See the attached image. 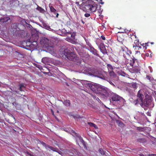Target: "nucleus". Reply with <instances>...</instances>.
Listing matches in <instances>:
<instances>
[{"label":"nucleus","mask_w":156,"mask_h":156,"mask_svg":"<svg viewBox=\"0 0 156 156\" xmlns=\"http://www.w3.org/2000/svg\"><path fill=\"white\" fill-rule=\"evenodd\" d=\"M109 83L111 85H113V86H115V85L114 84L112 83V82H111V81Z\"/></svg>","instance_id":"864d4df0"},{"label":"nucleus","mask_w":156,"mask_h":156,"mask_svg":"<svg viewBox=\"0 0 156 156\" xmlns=\"http://www.w3.org/2000/svg\"><path fill=\"white\" fill-rule=\"evenodd\" d=\"M37 9L39 11L41 12H44V10L41 7L38 6L37 8Z\"/></svg>","instance_id":"bb28decb"},{"label":"nucleus","mask_w":156,"mask_h":156,"mask_svg":"<svg viewBox=\"0 0 156 156\" xmlns=\"http://www.w3.org/2000/svg\"><path fill=\"white\" fill-rule=\"evenodd\" d=\"M129 86L134 90H136L138 87L137 83L136 82H132L129 84Z\"/></svg>","instance_id":"ddd939ff"},{"label":"nucleus","mask_w":156,"mask_h":156,"mask_svg":"<svg viewBox=\"0 0 156 156\" xmlns=\"http://www.w3.org/2000/svg\"><path fill=\"white\" fill-rule=\"evenodd\" d=\"M98 100H99V98H98Z\"/></svg>","instance_id":"338daca9"},{"label":"nucleus","mask_w":156,"mask_h":156,"mask_svg":"<svg viewBox=\"0 0 156 156\" xmlns=\"http://www.w3.org/2000/svg\"><path fill=\"white\" fill-rule=\"evenodd\" d=\"M75 135L77 136L79 139L80 141L84 145L85 144V142L84 140H83L82 138L78 134L74 132Z\"/></svg>","instance_id":"f3484780"},{"label":"nucleus","mask_w":156,"mask_h":156,"mask_svg":"<svg viewBox=\"0 0 156 156\" xmlns=\"http://www.w3.org/2000/svg\"><path fill=\"white\" fill-rule=\"evenodd\" d=\"M151 44H154V43L153 42H151Z\"/></svg>","instance_id":"13d9d810"},{"label":"nucleus","mask_w":156,"mask_h":156,"mask_svg":"<svg viewBox=\"0 0 156 156\" xmlns=\"http://www.w3.org/2000/svg\"><path fill=\"white\" fill-rule=\"evenodd\" d=\"M26 41L25 42H24L23 44H24V45H27V44L26 43Z\"/></svg>","instance_id":"6e6d98bb"},{"label":"nucleus","mask_w":156,"mask_h":156,"mask_svg":"<svg viewBox=\"0 0 156 156\" xmlns=\"http://www.w3.org/2000/svg\"><path fill=\"white\" fill-rule=\"evenodd\" d=\"M11 117H12V122H8L10 123H14V122L15 123V119L14 117L13 116V115H11Z\"/></svg>","instance_id":"c85d7f7f"},{"label":"nucleus","mask_w":156,"mask_h":156,"mask_svg":"<svg viewBox=\"0 0 156 156\" xmlns=\"http://www.w3.org/2000/svg\"><path fill=\"white\" fill-rule=\"evenodd\" d=\"M104 44H100V48L101 49V48H103V47L104 46Z\"/></svg>","instance_id":"58836bf2"},{"label":"nucleus","mask_w":156,"mask_h":156,"mask_svg":"<svg viewBox=\"0 0 156 156\" xmlns=\"http://www.w3.org/2000/svg\"><path fill=\"white\" fill-rule=\"evenodd\" d=\"M132 37L133 38L135 37V38H136V36L134 35H133V36H132Z\"/></svg>","instance_id":"5fc2aeb1"},{"label":"nucleus","mask_w":156,"mask_h":156,"mask_svg":"<svg viewBox=\"0 0 156 156\" xmlns=\"http://www.w3.org/2000/svg\"><path fill=\"white\" fill-rule=\"evenodd\" d=\"M21 96H23V97H26V96L25 95H21Z\"/></svg>","instance_id":"052dcab7"},{"label":"nucleus","mask_w":156,"mask_h":156,"mask_svg":"<svg viewBox=\"0 0 156 156\" xmlns=\"http://www.w3.org/2000/svg\"><path fill=\"white\" fill-rule=\"evenodd\" d=\"M134 43L135 44V45L136 46H137L138 45H139V40H136L134 41Z\"/></svg>","instance_id":"c756f323"},{"label":"nucleus","mask_w":156,"mask_h":156,"mask_svg":"<svg viewBox=\"0 0 156 156\" xmlns=\"http://www.w3.org/2000/svg\"><path fill=\"white\" fill-rule=\"evenodd\" d=\"M12 104L13 105L15 106V107H17V106L19 105V104L18 103L16 102V101H14L12 103Z\"/></svg>","instance_id":"473e14b6"},{"label":"nucleus","mask_w":156,"mask_h":156,"mask_svg":"<svg viewBox=\"0 0 156 156\" xmlns=\"http://www.w3.org/2000/svg\"><path fill=\"white\" fill-rule=\"evenodd\" d=\"M82 6L83 11L92 12H95L98 7V5L92 0L87 1L85 4L82 5Z\"/></svg>","instance_id":"f257e3e1"},{"label":"nucleus","mask_w":156,"mask_h":156,"mask_svg":"<svg viewBox=\"0 0 156 156\" xmlns=\"http://www.w3.org/2000/svg\"><path fill=\"white\" fill-rule=\"evenodd\" d=\"M90 51L92 53L97 56H98L99 55L98 53V51L95 49L93 47H91L90 49Z\"/></svg>","instance_id":"dca6fc26"},{"label":"nucleus","mask_w":156,"mask_h":156,"mask_svg":"<svg viewBox=\"0 0 156 156\" xmlns=\"http://www.w3.org/2000/svg\"><path fill=\"white\" fill-rule=\"evenodd\" d=\"M149 53H146L145 54V56H146L148 57V56H149Z\"/></svg>","instance_id":"603ef678"},{"label":"nucleus","mask_w":156,"mask_h":156,"mask_svg":"<svg viewBox=\"0 0 156 156\" xmlns=\"http://www.w3.org/2000/svg\"><path fill=\"white\" fill-rule=\"evenodd\" d=\"M48 148L50 149L51 150L56 152H57V151L58 150V149L57 148L53 147H51L50 145L48 146Z\"/></svg>","instance_id":"4be33fe9"},{"label":"nucleus","mask_w":156,"mask_h":156,"mask_svg":"<svg viewBox=\"0 0 156 156\" xmlns=\"http://www.w3.org/2000/svg\"><path fill=\"white\" fill-rule=\"evenodd\" d=\"M38 37V36H37L34 39V41L32 42H31L30 41H26V43L27 44V45H23V48L30 50L33 49L37 46V45H36V44H37L36 41L37 40Z\"/></svg>","instance_id":"7ed1b4c3"},{"label":"nucleus","mask_w":156,"mask_h":156,"mask_svg":"<svg viewBox=\"0 0 156 156\" xmlns=\"http://www.w3.org/2000/svg\"><path fill=\"white\" fill-rule=\"evenodd\" d=\"M54 14L56 15V17L58 18V16L59 15V14L58 13L56 12H52Z\"/></svg>","instance_id":"f704fd0d"},{"label":"nucleus","mask_w":156,"mask_h":156,"mask_svg":"<svg viewBox=\"0 0 156 156\" xmlns=\"http://www.w3.org/2000/svg\"><path fill=\"white\" fill-rule=\"evenodd\" d=\"M23 88H21V89L20 88V87H19V90H20V91H23Z\"/></svg>","instance_id":"09e8293b"},{"label":"nucleus","mask_w":156,"mask_h":156,"mask_svg":"<svg viewBox=\"0 0 156 156\" xmlns=\"http://www.w3.org/2000/svg\"><path fill=\"white\" fill-rule=\"evenodd\" d=\"M117 40L120 42H121L122 41V39H120V37H117Z\"/></svg>","instance_id":"4c0bfd02"},{"label":"nucleus","mask_w":156,"mask_h":156,"mask_svg":"<svg viewBox=\"0 0 156 156\" xmlns=\"http://www.w3.org/2000/svg\"><path fill=\"white\" fill-rule=\"evenodd\" d=\"M97 94H100L103 98H107L109 95V91L107 88L103 87L101 86L99 88Z\"/></svg>","instance_id":"20e7f679"},{"label":"nucleus","mask_w":156,"mask_h":156,"mask_svg":"<svg viewBox=\"0 0 156 156\" xmlns=\"http://www.w3.org/2000/svg\"><path fill=\"white\" fill-rule=\"evenodd\" d=\"M149 156H154V155H156V154H149Z\"/></svg>","instance_id":"3c124183"},{"label":"nucleus","mask_w":156,"mask_h":156,"mask_svg":"<svg viewBox=\"0 0 156 156\" xmlns=\"http://www.w3.org/2000/svg\"><path fill=\"white\" fill-rule=\"evenodd\" d=\"M42 62H44V58H43L42 59Z\"/></svg>","instance_id":"bf43d9fd"},{"label":"nucleus","mask_w":156,"mask_h":156,"mask_svg":"<svg viewBox=\"0 0 156 156\" xmlns=\"http://www.w3.org/2000/svg\"><path fill=\"white\" fill-rule=\"evenodd\" d=\"M148 43H145V49H147V46H148Z\"/></svg>","instance_id":"79ce46f5"},{"label":"nucleus","mask_w":156,"mask_h":156,"mask_svg":"<svg viewBox=\"0 0 156 156\" xmlns=\"http://www.w3.org/2000/svg\"><path fill=\"white\" fill-rule=\"evenodd\" d=\"M63 104L66 106H69L70 105V101L68 100H66L64 101Z\"/></svg>","instance_id":"6ab92c4d"},{"label":"nucleus","mask_w":156,"mask_h":156,"mask_svg":"<svg viewBox=\"0 0 156 156\" xmlns=\"http://www.w3.org/2000/svg\"><path fill=\"white\" fill-rule=\"evenodd\" d=\"M72 21L70 19H69L68 20L66 23V25L68 27H70L72 25Z\"/></svg>","instance_id":"412c9836"},{"label":"nucleus","mask_w":156,"mask_h":156,"mask_svg":"<svg viewBox=\"0 0 156 156\" xmlns=\"http://www.w3.org/2000/svg\"><path fill=\"white\" fill-rule=\"evenodd\" d=\"M21 25L19 23H15L12 24L11 26L12 28L13 29V31H19L21 30L20 27Z\"/></svg>","instance_id":"1a4fd4ad"},{"label":"nucleus","mask_w":156,"mask_h":156,"mask_svg":"<svg viewBox=\"0 0 156 156\" xmlns=\"http://www.w3.org/2000/svg\"><path fill=\"white\" fill-rule=\"evenodd\" d=\"M140 101L138 99H136L134 100L133 101V103L135 105H136L138 104H140Z\"/></svg>","instance_id":"a878e982"},{"label":"nucleus","mask_w":156,"mask_h":156,"mask_svg":"<svg viewBox=\"0 0 156 156\" xmlns=\"http://www.w3.org/2000/svg\"><path fill=\"white\" fill-rule=\"evenodd\" d=\"M18 0H11L10 1V4H13L14 2H16Z\"/></svg>","instance_id":"c9c22d12"},{"label":"nucleus","mask_w":156,"mask_h":156,"mask_svg":"<svg viewBox=\"0 0 156 156\" xmlns=\"http://www.w3.org/2000/svg\"><path fill=\"white\" fill-rule=\"evenodd\" d=\"M122 98L117 94H114L112 98V100L114 101H117L121 100Z\"/></svg>","instance_id":"9d476101"},{"label":"nucleus","mask_w":156,"mask_h":156,"mask_svg":"<svg viewBox=\"0 0 156 156\" xmlns=\"http://www.w3.org/2000/svg\"><path fill=\"white\" fill-rule=\"evenodd\" d=\"M76 5H77V6H79L80 5V2H76Z\"/></svg>","instance_id":"c03bdc74"},{"label":"nucleus","mask_w":156,"mask_h":156,"mask_svg":"<svg viewBox=\"0 0 156 156\" xmlns=\"http://www.w3.org/2000/svg\"><path fill=\"white\" fill-rule=\"evenodd\" d=\"M62 55L63 57L67 58L70 60L74 62H78L79 58L76 56V55L68 49H65L64 50H61Z\"/></svg>","instance_id":"f03ea898"},{"label":"nucleus","mask_w":156,"mask_h":156,"mask_svg":"<svg viewBox=\"0 0 156 156\" xmlns=\"http://www.w3.org/2000/svg\"><path fill=\"white\" fill-rule=\"evenodd\" d=\"M19 87H20V89L21 88H24L25 87L26 84L23 83H20L19 85Z\"/></svg>","instance_id":"cd10ccee"},{"label":"nucleus","mask_w":156,"mask_h":156,"mask_svg":"<svg viewBox=\"0 0 156 156\" xmlns=\"http://www.w3.org/2000/svg\"><path fill=\"white\" fill-rule=\"evenodd\" d=\"M73 117L74 118V119H76V118H79V117H78V115H72Z\"/></svg>","instance_id":"37998d69"},{"label":"nucleus","mask_w":156,"mask_h":156,"mask_svg":"<svg viewBox=\"0 0 156 156\" xmlns=\"http://www.w3.org/2000/svg\"><path fill=\"white\" fill-rule=\"evenodd\" d=\"M130 65L132 67H136L139 66V62L138 60L134 57L131 58L129 62Z\"/></svg>","instance_id":"6e6552de"},{"label":"nucleus","mask_w":156,"mask_h":156,"mask_svg":"<svg viewBox=\"0 0 156 156\" xmlns=\"http://www.w3.org/2000/svg\"><path fill=\"white\" fill-rule=\"evenodd\" d=\"M41 42L43 43L45 45H48L49 44V40L47 38L44 37L42 40Z\"/></svg>","instance_id":"2eb2a0df"},{"label":"nucleus","mask_w":156,"mask_h":156,"mask_svg":"<svg viewBox=\"0 0 156 156\" xmlns=\"http://www.w3.org/2000/svg\"><path fill=\"white\" fill-rule=\"evenodd\" d=\"M155 100L156 101V95L155 96Z\"/></svg>","instance_id":"680f3d73"},{"label":"nucleus","mask_w":156,"mask_h":156,"mask_svg":"<svg viewBox=\"0 0 156 156\" xmlns=\"http://www.w3.org/2000/svg\"><path fill=\"white\" fill-rule=\"evenodd\" d=\"M100 77L103 79H105V77L104 76H102V77Z\"/></svg>","instance_id":"de8ad7c7"},{"label":"nucleus","mask_w":156,"mask_h":156,"mask_svg":"<svg viewBox=\"0 0 156 156\" xmlns=\"http://www.w3.org/2000/svg\"><path fill=\"white\" fill-rule=\"evenodd\" d=\"M39 142H38V143H41L43 146L44 147L46 148L47 149L48 147V146L49 145L45 143L44 142L39 140Z\"/></svg>","instance_id":"a211bd4d"},{"label":"nucleus","mask_w":156,"mask_h":156,"mask_svg":"<svg viewBox=\"0 0 156 156\" xmlns=\"http://www.w3.org/2000/svg\"><path fill=\"white\" fill-rule=\"evenodd\" d=\"M88 124L91 127H93L96 129H98V127L95 124L91 122H88Z\"/></svg>","instance_id":"aec40b11"},{"label":"nucleus","mask_w":156,"mask_h":156,"mask_svg":"<svg viewBox=\"0 0 156 156\" xmlns=\"http://www.w3.org/2000/svg\"><path fill=\"white\" fill-rule=\"evenodd\" d=\"M90 16V14L89 13H86L84 14V16L87 17H88Z\"/></svg>","instance_id":"e433bc0d"},{"label":"nucleus","mask_w":156,"mask_h":156,"mask_svg":"<svg viewBox=\"0 0 156 156\" xmlns=\"http://www.w3.org/2000/svg\"><path fill=\"white\" fill-rule=\"evenodd\" d=\"M9 20H10V19L9 17H5L3 18L0 19V23H7Z\"/></svg>","instance_id":"9b49d317"},{"label":"nucleus","mask_w":156,"mask_h":156,"mask_svg":"<svg viewBox=\"0 0 156 156\" xmlns=\"http://www.w3.org/2000/svg\"><path fill=\"white\" fill-rule=\"evenodd\" d=\"M121 32L123 33H124V32Z\"/></svg>","instance_id":"69168bd1"},{"label":"nucleus","mask_w":156,"mask_h":156,"mask_svg":"<svg viewBox=\"0 0 156 156\" xmlns=\"http://www.w3.org/2000/svg\"><path fill=\"white\" fill-rule=\"evenodd\" d=\"M126 49H127V48L126 47L124 49H123V48H122L123 51L124 52L123 56L125 59V63L126 65L127 64H128L129 63L128 60H129V59L130 58V54H132V51L130 50H128L127 51H126Z\"/></svg>","instance_id":"0eeeda50"},{"label":"nucleus","mask_w":156,"mask_h":156,"mask_svg":"<svg viewBox=\"0 0 156 156\" xmlns=\"http://www.w3.org/2000/svg\"><path fill=\"white\" fill-rule=\"evenodd\" d=\"M49 7L50 8V10L51 12H57L56 10L52 6L49 5Z\"/></svg>","instance_id":"5701e85b"},{"label":"nucleus","mask_w":156,"mask_h":156,"mask_svg":"<svg viewBox=\"0 0 156 156\" xmlns=\"http://www.w3.org/2000/svg\"><path fill=\"white\" fill-rule=\"evenodd\" d=\"M132 71L133 73H138L140 71V67L139 66L136 67H132Z\"/></svg>","instance_id":"4468645a"},{"label":"nucleus","mask_w":156,"mask_h":156,"mask_svg":"<svg viewBox=\"0 0 156 156\" xmlns=\"http://www.w3.org/2000/svg\"><path fill=\"white\" fill-rule=\"evenodd\" d=\"M147 115L148 116H151L150 113L149 112L147 113Z\"/></svg>","instance_id":"49530a36"},{"label":"nucleus","mask_w":156,"mask_h":156,"mask_svg":"<svg viewBox=\"0 0 156 156\" xmlns=\"http://www.w3.org/2000/svg\"><path fill=\"white\" fill-rule=\"evenodd\" d=\"M51 112H52V114L53 115H54V116H55V115H54V112L53 111L51 110Z\"/></svg>","instance_id":"8fccbe9b"},{"label":"nucleus","mask_w":156,"mask_h":156,"mask_svg":"<svg viewBox=\"0 0 156 156\" xmlns=\"http://www.w3.org/2000/svg\"><path fill=\"white\" fill-rule=\"evenodd\" d=\"M141 45H142V46L144 47V48H145V44L143 43V44H141Z\"/></svg>","instance_id":"a18cd8bd"},{"label":"nucleus","mask_w":156,"mask_h":156,"mask_svg":"<svg viewBox=\"0 0 156 156\" xmlns=\"http://www.w3.org/2000/svg\"><path fill=\"white\" fill-rule=\"evenodd\" d=\"M58 112H59L58 111H57V113H58Z\"/></svg>","instance_id":"0e129e2a"},{"label":"nucleus","mask_w":156,"mask_h":156,"mask_svg":"<svg viewBox=\"0 0 156 156\" xmlns=\"http://www.w3.org/2000/svg\"><path fill=\"white\" fill-rule=\"evenodd\" d=\"M144 96L145 97L149 96L147 94H145L144 90H139L137 93L136 95L137 98L140 101V104L142 107H143V102L144 98Z\"/></svg>","instance_id":"423d86ee"},{"label":"nucleus","mask_w":156,"mask_h":156,"mask_svg":"<svg viewBox=\"0 0 156 156\" xmlns=\"http://www.w3.org/2000/svg\"><path fill=\"white\" fill-rule=\"evenodd\" d=\"M98 2L99 3L101 4H103L104 3V2H102V0H99Z\"/></svg>","instance_id":"ea45409f"},{"label":"nucleus","mask_w":156,"mask_h":156,"mask_svg":"<svg viewBox=\"0 0 156 156\" xmlns=\"http://www.w3.org/2000/svg\"><path fill=\"white\" fill-rule=\"evenodd\" d=\"M151 77L149 76H146L147 79L149 80H151Z\"/></svg>","instance_id":"a19ab883"},{"label":"nucleus","mask_w":156,"mask_h":156,"mask_svg":"<svg viewBox=\"0 0 156 156\" xmlns=\"http://www.w3.org/2000/svg\"><path fill=\"white\" fill-rule=\"evenodd\" d=\"M73 153H71V154H70V155H72V154H73Z\"/></svg>","instance_id":"e2e57ef3"},{"label":"nucleus","mask_w":156,"mask_h":156,"mask_svg":"<svg viewBox=\"0 0 156 156\" xmlns=\"http://www.w3.org/2000/svg\"><path fill=\"white\" fill-rule=\"evenodd\" d=\"M81 22H82V23L83 24H84V22H83V20H81Z\"/></svg>","instance_id":"4d7b16f0"},{"label":"nucleus","mask_w":156,"mask_h":156,"mask_svg":"<svg viewBox=\"0 0 156 156\" xmlns=\"http://www.w3.org/2000/svg\"><path fill=\"white\" fill-rule=\"evenodd\" d=\"M140 48H141V47H139Z\"/></svg>","instance_id":"774afa93"},{"label":"nucleus","mask_w":156,"mask_h":156,"mask_svg":"<svg viewBox=\"0 0 156 156\" xmlns=\"http://www.w3.org/2000/svg\"><path fill=\"white\" fill-rule=\"evenodd\" d=\"M86 85L89 87L91 90L96 94H97L99 88L101 87L98 84L94 83H89L87 81Z\"/></svg>","instance_id":"39448f33"},{"label":"nucleus","mask_w":156,"mask_h":156,"mask_svg":"<svg viewBox=\"0 0 156 156\" xmlns=\"http://www.w3.org/2000/svg\"><path fill=\"white\" fill-rule=\"evenodd\" d=\"M67 36L68 37H69L71 39H75V37L76 35L75 33L74 32L72 33L71 32H68L66 34Z\"/></svg>","instance_id":"f8f14e48"},{"label":"nucleus","mask_w":156,"mask_h":156,"mask_svg":"<svg viewBox=\"0 0 156 156\" xmlns=\"http://www.w3.org/2000/svg\"><path fill=\"white\" fill-rule=\"evenodd\" d=\"M99 151L102 155H104L105 154L104 151L102 149H100Z\"/></svg>","instance_id":"7c9ffc66"},{"label":"nucleus","mask_w":156,"mask_h":156,"mask_svg":"<svg viewBox=\"0 0 156 156\" xmlns=\"http://www.w3.org/2000/svg\"><path fill=\"white\" fill-rule=\"evenodd\" d=\"M144 128L141 127H136V130L139 131H143L144 130Z\"/></svg>","instance_id":"393cba45"},{"label":"nucleus","mask_w":156,"mask_h":156,"mask_svg":"<svg viewBox=\"0 0 156 156\" xmlns=\"http://www.w3.org/2000/svg\"><path fill=\"white\" fill-rule=\"evenodd\" d=\"M109 74L110 76H113L115 74V73L114 71L112 70L109 71Z\"/></svg>","instance_id":"2f4dec72"},{"label":"nucleus","mask_w":156,"mask_h":156,"mask_svg":"<svg viewBox=\"0 0 156 156\" xmlns=\"http://www.w3.org/2000/svg\"><path fill=\"white\" fill-rule=\"evenodd\" d=\"M107 66L109 71V70H112L113 69V67L111 64H107Z\"/></svg>","instance_id":"b1692460"},{"label":"nucleus","mask_w":156,"mask_h":156,"mask_svg":"<svg viewBox=\"0 0 156 156\" xmlns=\"http://www.w3.org/2000/svg\"><path fill=\"white\" fill-rule=\"evenodd\" d=\"M100 38L102 39L103 41H105L106 40V38L105 36L103 35H102L101 36V37H99Z\"/></svg>","instance_id":"72a5a7b5"}]
</instances>
